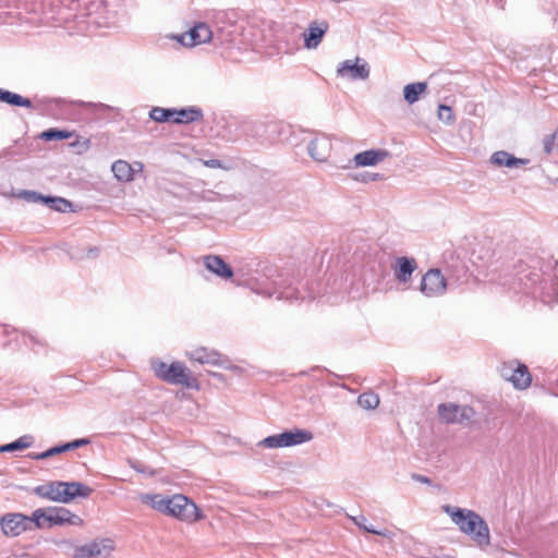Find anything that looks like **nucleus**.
Returning <instances> with one entry per match:
<instances>
[{
	"label": "nucleus",
	"mask_w": 558,
	"mask_h": 558,
	"mask_svg": "<svg viewBox=\"0 0 558 558\" xmlns=\"http://www.w3.org/2000/svg\"><path fill=\"white\" fill-rule=\"evenodd\" d=\"M93 489L80 482H63L62 494L64 504H69L76 497L87 498L92 495Z\"/></svg>",
	"instance_id": "obj_17"
},
{
	"label": "nucleus",
	"mask_w": 558,
	"mask_h": 558,
	"mask_svg": "<svg viewBox=\"0 0 558 558\" xmlns=\"http://www.w3.org/2000/svg\"><path fill=\"white\" fill-rule=\"evenodd\" d=\"M62 487L63 482H50L36 486L34 494L47 500L64 504Z\"/></svg>",
	"instance_id": "obj_14"
},
{
	"label": "nucleus",
	"mask_w": 558,
	"mask_h": 558,
	"mask_svg": "<svg viewBox=\"0 0 558 558\" xmlns=\"http://www.w3.org/2000/svg\"><path fill=\"white\" fill-rule=\"evenodd\" d=\"M132 166L135 168V172H141L143 170L142 162H134Z\"/></svg>",
	"instance_id": "obj_45"
},
{
	"label": "nucleus",
	"mask_w": 558,
	"mask_h": 558,
	"mask_svg": "<svg viewBox=\"0 0 558 558\" xmlns=\"http://www.w3.org/2000/svg\"><path fill=\"white\" fill-rule=\"evenodd\" d=\"M392 268L397 280L407 283L417 268V264L414 258L398 257Z\"/></svg>",
	"instance_id": "obj_16"
},
{
	"label": "nucleus",
	"mask_w": 558,
	"mask_h": 558,
	"mask_svg": "<svg viewBox=\"0 0 558 558\" xmlns=\"http://www.w3.org/2000/svg\"><path fill=\"white\" fill-rule=\"evenodd\" d=\"M438 118H439V120H441L448 124L452 123L454 120V116H453L451 107L446 106V105H439Z\"/></svg>",
	"instance_id": "obj_35"
},
{
	"label": "nucleus",
	"mask_w": 558,
	"mask_h": 558,
	"mask_svg": "<svg viewBox=\"0 0 558 558\" xmlns=\"http://www.w3.org/2000/svg\"><path fill=\"white\" fill-rule=\"evenodd\" d=\"M444 511L450 515L452 522L460 531L470 536L480 547H486L490 543L489 527L483 518L476 512L458 507L444 506Z\"/></svg>",
	"instance_id": "obj_2"
},
{
	"label": "nucleus",
	"mask_w": 558,
	"mask_h": 558,
	"mask_svg": "<svg viewBox=\"0 0 558 558\" xmlns=\"http://www.w3.org/2000/svg\"><path fill=\"white\" fill-rule=\"evenodd\" d=\"M204 264L209 271L223 279H230L233 276L231 267L220 256H205Z\"/></svg>",
	"instance_id": "obj_18"
},
{
	"label": "nucleus",
	"mask_w": 558,
	"mask_h": 558,
	"mask_svg": "<svg viewBox=\"0 0 558 558\" xmlns=\"http://www.w3.org/2000/svg\"><path fill=\"white\" fill-rule=\"evenodd\" d=\"M357 403L365 410H374L379 404V397L374 392H364L359 396Z\"/></svg>",
	"instance_id": "obj_31"
},
{
	"label": "nucleus",
	"mask_w": 558,
	"mask_h": 558,
	"mask_svg": "<svg viewBox=\"0 0 558 558\" xmlns=\"http://www.w3.org/2000/svg\"><path fill=\"white\" fill-rule=\"evenodd\" d=\"M28 458L33 459V460H43V459H47V457H41V452L40 453H29L28 454Z\"/></svg>",
	"instance_id": "obj_43"
},
{
	"label": "nucleus",
	"mask_w": 558,
	"mask_h": 558,
	"mask_svg": "<svg viewBox=\"0 0 558 558\" xmlns=\"http://www.w3.org/2000/svg\"><path fill=\"white\" fill-rule=\"evenodd\" d=\"M337 73L342 77L366 80L369 76V66L364 60L355 58V60H344L341 62Z\"/></svg>",
	"instance_id": "obj_10"
},
{
	"label": "nucleus",
	"mask_w": 558,
	"mask_h": 558,
	"mask_svg": "<svg viewBox=\"0 0 558 558\" xmlns=\"http://www.w3.org/2000/svg\"><path fill=\"white\" fill-rule=\"evenodd\" d=\"M61 449H62V452H65V451H69V450H73L75 448H74L73 441H70V442H66L64 445H61Z\"/></svg>",
	"instance_id": "obj_42"
},
{
	"label": "nucleus",
	"mask_w": 558,
	"mask_h": 558,
	"mask_svg": "<svg viewBox=\"0 0 558 558\" xmlns=\"http://www.w3.org/2000/svg\"><path fill=\"white\" fill-rule=\"evenodd\" d=\"M20 197L26 199L27 202H32V203H38V202L45 203V198L47 196H44L35 191H23L20 193Z\"/></svg>",
	"instance_id": "obj_36"
},
{
	"label": "nucleus",
	"mask_w": 558,
	"mask_h": 558,
	"mask_svg": "<svg viewBox=\"0 0 558 558\" xmlns=\"http://www.w3.org/2000/svg\"><path fill=\"white\" fill-rule=\"evenodd\" d=\"M72 136L71 132L64 130L49 129L44 131L40 137L45 141L65 140Z\"/></svg>",
	"instance_id": "obj_32"
},
{
	"label": "nucleus",
	"mask_w": 558,
	"mask_h": 558,
	"mask_svg": "<svg viewBox=\"0 0 558 558\" xmlns=\"http://www.w3.org/2000/svg\"><path fill=\"white\" fill-rule=\"evenodd\" d=\"M45 204L49 206V208L60 211V213H66L71 209L72 204L70 201L62 198V197H53V196H47L45 198Z\"/></svg>",
	"instance_id": "obj_29"
},
{
	"label": "nucleus",
	"mask_w": 558,
	"mask_h": 558,
	"mask_svg": "<svg viewBox=\"0 0 558 558\" xmlns=\"http://www.w3.org/2000/svg\"><path fill=\"white\" fill-rule=\"evenodd\" d=\"M206 165L209 166V167H219L220 166V161L216 160V159H211L209 161H206Z\"/></svg>",
	"instance_id": "obj_44"
},
{
	"label": "nucleus",
	"mask_w": 558,
	"mask_h": 558,
	"mask_svg": "<svg viewBox=\"0 0 558 558\" xmlns=\"http://www.w3.org/2000/svg\"><path fill=\"white\" fill-rule=\"evenodd\" d=\"M32 445L31 436H22L13 442L0 447V452H11L15 450L26 449Z\"/></svg>",
	"instance_id": "obj_30"
},
{
	"label": "nucleus",
	"mask_w": 558,
	"mask_h": 558,
	"mask_svg": "<svg viewBox=\"0 0 558 558\" xmlns=\"http://www.w3.org/2000/svg\"><path fill=\"white\" fill-rule=\"evenodd\" d=\"M149 118L159 123H163V122L174 123V109L154 107L149 111Z\"/></svg>",
	"instance_id": "obj_27"
},
{
	"label": "nucleus",
	"mask_w": 558,
	"mask_h": 558,
	"mask_svg": "<svg viewBox=\"0 0 558 558\" xmlns=\"http://www.w3.org/2000/svg\"><path fill=\"white\" fill-rule=\"evenodd\" d=\"M380 178V174L379 173H366L362 177V181L363 182H369V181H376Z\"/></svg>",
	"instance_id": "obj_40"
},
{
	"label": "nucleus",
	"mask_w": 558,
	"mask_h": 558,
	"mask_svg": "<svg viewBox=\"0 0 558 558\" xmlns=\"http://www.w3.org/2000/svg\"><path fill=\"white\" fill-rule=\"evenodd\" d=\"M132 468H133L135 471L140 472V473H144V472H145V470H144V469L138 468V466H137V465H135V464H132Z\"/></svg>",
	"instance_id": "obj_46"
},
{
	"label": "nucleus",
	"mask_w": 558,
	"mask_h": 558,
	"mask_svg": "<svg viewBox=\"0 0 558 558\" xmlns=\"http://www.w3.org/2000/svg\"><path fill=\"white\" fill-rule=\"evenodd\" d=\"M390 156L385 149H368L361 151L354 156L356 167L376 166Z\"/></svg>",
	"instance_id": "obj_15"
},
{
	"label": "nucleus",
	"mask_w": 558,
	"mask_h": 558,
	"mask_svg": "<svg viewBox=\"0 0 558 558\" xmlns=\"http://www.w3.org/2000/svg\"><path fill=\"white\" fill-rule=\"evenodd\" d=\"M140 500L153 510L185 523H194L204 518L197 505L182 494L145 493L140 495Z\"/></svg>",
	"instance_id": "obj_1"
},
{
	"label": "nucleus",
	"mask_w": 558,
	"mask_h": 558,
	"mask_svg": "<svg viewBox=\"0 0 558 558\" xmlns=\"http://www.w3.org/2000/svg\"><path fill=\"white\" fill-rule=\"evenodd\" d=\"M203 111L198 107L174 109V123L187 124L203 119Z\"/></svg>",
	"instance_id": "obj_21"
},
{
	"label": "nucleus",
	"mask_w": 558,
	"mask_h": 558,
	"mask_svg": "<svg viewBox=\"0 0 558 558\" xmlns=\"http://www.w3.org/2000/svg\"><path fill=\"white\" fill-rule=\"evenodd\" d=\"M190 360L195 361L199 364L219 365L221 355L215 351L209 350L205 347L194 349L187 353Z\"/></svg>",
	"instance_id": "obj_19"
},
{
	"label": "nucleus",
	"mask_w": 558,
	"mask_h": 558,
	"mask_svg": "<svg viewBox=\"0 0 558 558\" xmlns=\"http://www.w3.org/2000/svg\"><path fill=\"white\" fill-rule=\"evenodd\" d=\"M492 163L497 167L518 168L529 163V159L518 158L508 151L498 150L490 157Z\"/></svg>",
	"instance_id": "obj_20"
},
{
	"label": "nucleus",
	"mask_w": 558,
	"mask_h": 558,
	"mask_svg": "<svg viewBox=\"0 0 558 558\" xmlns=\"http://www.w3.org/2000/svg\"><path fill=\"white\" fill-rule=\"evenodd\" d=\"M89 442H90V440L88 438H80V439L73 440V445H74L75 449L83 447V446H87Z\"/></svg>",
	"instance_id": "obj_41"
},
{
	"label": "nucleus",
	"mask_w": 558,
	"mask_h": 558,
	"mask_svg": "<svg viewBox=\"0 0 558 558\" xmlns=\"http://www.w3.org/2000/svg\"><path fill=\"white\" fill-rule=\"evenodd\" d=\"M153 369L156 376L166 383L181 385L186 388H198L197 379L192 376L183 363L173 362L167 364L165 362H155Z\"/></svg>",
	"instance_id": "obj_4"
},
{
	"label": "nucleus",
	"mask_w": 558,
	"mask_h": 558,
	"mask_svg": "<svg viewBox=\"0 0 558 558\" xmlns=\"http://www.w3.org/2000/svg\"><path fill=\"white\" fill-rule=\"evenodd\" d=\"M329 25L326 21H313L303 33L304 47L316 49L327 33Z\"/></svg>",
	"instance_id": "obj_11"
},
{
	"label": "nucleus",
	"mask_w": 558,
	"mask_h": 558,
	"mask_svg": "<svg viewBox=\"0 0 558 558\" xmlns=\"http://www.w3.org/2000/svg\"><path fill=\"white\" fill-rule=\"evenodd\" d=\"M351 520L360 529H362L363 531H365L367 533H372V534H375V535H380V536H384V537H390L391 536V532L389 530H387V529L376 530L372 525H368L367 524V520H366V518L364 515L351 517Z\"/></svg>",
	"instance_id": "obj_28"
},
{
	"label": "nucleus",
	"mask_w": 558,
	"mask_h": 558,
	"mask_svg": "<svg viewBox=\"0 0 558 558\" xmlns=\"http://www.w3.org/2000/svg\"><path fill=\"white\" fill-rule=\"evenodd\" d=\"M0 101L15 107L32 108V101L19 94L0 88Z\"/></svg>",
	"instance_id": "obj_25"
},
{
	"label": "nucleus",
	"mask_w": 558,
	"mask_h": 558,
	"mask_svg": "<svg viewBox=\"0 0 558 558\" xmlns=\"http://www.w3.org/2000/svg\"><path fill=\"white\" fill-rule=\"evenodd\" d=\"M114 549L111 538H96L90 543L76 546L73 558H109Z\"/></svg>",
	"instance_id": "obj_6"
},
{
	"label": "nucleus",
	"mask_w": 558,
	"mask_h": 558,
	"mask_svg": "<svg viewBox=\"0 0 558 558\" xmlns=\"http://www.w3.org/2000/svg\"><path fill=\"white\" fill-rule=\"evenodd\" d=\"M544 151L550 155L554 150L558 149V130L543 138Z\"/></svg>",
	"instance_id": "obj_33"
},
{
	"label": "nucleus",
	"mask_w": 558,
	"mask_h": 558,
	"mask_svg": "<svg viewBox=\"0 0 558 558\" xmlns=\"http://www.w3.org/2000/svg\"><path fill=\"white\" fill-rule=\"evenodd\" d=\"M58 453H62V449H61V446H56V447H52L44 452H41V457H52L54 454H58Z\"/></svg>",
	"instance_id": "obj_38"
},
{
	"label": "nucleus",
	"mask_w": 558,
	"mask_h": 558,
	"mask_svg": "<svg viewBox=\"0 0 558 558\" xmlns=\"http://www.w3.org/2000/svg\"><path fill=\"white\" fill-rule=\"evenodd\" d=\"M331 141L328 137L320 136L313 138L308 146L307 150L310 156L318 161L324 162L328 159L330 151H331Z\"/></svg>",
	"instance_id": "obj_13"
},
{
	"label": "nucleus",
	"mask_w": 558,
	"mask_h": 558,
	"mask_svg": "<svg viewBox=\"0 0 558 558\" xmlns=\"http://www.w3.org/2000/svg\"><path fill=\"white\" fill-rule=\"evenodd\" d=\"M32 531L35 529L44 530L64 524L80 525L82 519L63 507L39 508L29 515Z\"/></svg>",
	"instance_id": "obj_3"
},
{
	"label": "nucleus",
	"mask_w": 558,
	"mask_h": 558,
	"mask_svg": "<svg viewBox=\"0 0 558 558\" xmlns=\"http://www.w3.org/2000/svg\"><path fill=\"white\" fill-rule=\"evenodd\" d=\"M439 417L448 424H464L471 422L474 411L468 405L441 403L438 405Z\"/></svg>",
	"instance_id": "obj_9"
},
{
	"label": "nucleus",
	"mask_w": 558,
	"mask_h": 558,
	"mask_svg": "<svg viewBox=\"0 0 558 558\" xmlns=\"http://www.w3.org/2000/svg\"><path fill=\"white\" fill-rule=\"evenodd\" d=\"M313 439V434L305 429L286 430L281 434L270 435L259 441L258 446L265 448H283L298 446Z\"/></svg>",
	"instance_id": "obj_5"
},
{
	"label": "nucleus",
	"mask_w": 558,
	"mask_h": 558,
	"mask_svg": "<svg viewBox=\"0 0 558 558\" xmlns=\"http://www.w3.org/2000/svg\"><path fill=\"white\" fill-rule=\"evenodd\" d=\"M446 279L450 289L459 288L468 282L469 270L463 264H458L449 270Z\"/></svg>",
	"instance_id": "obj_22"
},
{
	"label": "nucleus",
	"mask_w": 558,
	"mask_h": 558,
	"mask_svg": "<svg viewBox=\"0 0 558 558\" xmlns=\"http://www.w3.org/2000/svg\"><path fill=\"white\" fill-rule=\"evenodd\" d=\"M411 477L415 481V482H420V483H423V484H427L429 485L432 483L430 478L425 476V475H421V474H412Z\"/></svg>",
	"instance_id": "obj_39"
},
{
	"label": "nucleus",
	"mask_w": 558,
	"mask_h": 558,
	"mask_svg": "<svg viewBox=\"0 0 558 558\" xmlns=\"http://www.w3.org/2000/svg\"><path fill=\"white\" fill-rule=\"evenodd\" d=\"M427 88V84L424 82L411 83L404 86L403 96L408 104L412 105L420 99L421 94H423Z\"/></svg>",
	"instance_id": "obj_26"
},
{
	"label": "nucleus",
	"mask_w": 558,
	"mask_h": 558,
	"mask_svg": "<svg viewBox=\"0 0 558 558\" xmlns=\"http://www.w3.org/2000/svg\"><path fill=\"white\" fill-rule=\"evenodd\" d=\"M446 277L438 268L428 269L422 277L420 290L427 298H437L446 293L448 289Z\"/></svg>",
	"instance_id": "obj_7"
},
{
	"label": "nucleus",
	"mask_w": 558,
	"mask_h": 558,
	"mask_svg": "<svg viewBox=\"0 0 558 558\" xmlns=\"http://www.w3.org/2000/svg\"><path fill=\"white\" fill-rule=\"evenodd\" d=\"M519 362L518 361H509V362H505L501 364L500 366V375L504 379H506L507 381H510V379L514 376L515 374V367L518 366Z\"/></svg>",
	"instance_id": "obj_34"
},
{
	"label": "nucleus",
	"mask_w": 558,
	"mask_h": 558,
	"mask_svg": "<svg viewBox=\"0 0 558 558\" xmlns=\"http://www.w3.org/2000/svg\"><path fill=\"white\" fill-rule=\"evenodd\" d=\"M532 381L531 374L527 369V366L520 363L515 367V374L510 379V383L514 386L517 389H526Z\"/></svg>",
	"instance_id": "obj_24"
},
{
	"label": "nucleus",
	"mask_w": 558,
	"mask_h": 558,
	"mask_svg": "<svg viewBox=\"0 0 558 558\" xmlns=\"http://www.w3.org/2000/svg\"><path fill=\"white\" fill-rule=\"evenodd\" d=\"M0 527L8 537H17L26 531H32L29 515L20 512L5 513L0 518Z\"/></svg>",
	"instance_id": "obj_8"
},
{
	"label": "nucleus",
	"mask_w": 558,
	"mask_h": 558,
	"mask_svg": "<svg viewBox=\"0 0 558 558\" xmlns=\"http://www.w3.org/2000/svg\"><path fill=\"white\" fill-rule=\"evenodd\" d=\"M277 299L279 300H288V301H293V300H299V299H303V296H299L298 295V292L295 289L293 288H288L286 289L284 291L280 292L277 296Z\"/></svg>",
	"instance_id": "obj_37"
},
{
	"label": "nucleus",
	"mask_w": 558,
	"mask_h": 558,
	"mask_svg": "<svg viewBox=\"0 0 558 558\" xmlns=\"http://www.w3.org/2000/svg\"><path fill=\"white\" fill-rule=\"evenodd\" d=\"M111 170L114 177L121 182H130L134 179L135 168L125 160L114 161Z\"/></svg>",
	"instance_id": "obj_23"
},
{
	"label": "nucleus",
	"mask_w": 558,
	"mask_h": 558,
	"mask_svg": "<svg viewBox=\"0 0 558 558\" xmlns=\"http://www.w3.org/2000/svg\"><path fill=\"white\" fill-rule=\"evenodd\" d=\"M213 32L205 23H197L190 32L181 36V43L184 46H196L208 43L211 39Z\"/></svg>",
	"instance_id": "obj_12"
}]
</instances>
